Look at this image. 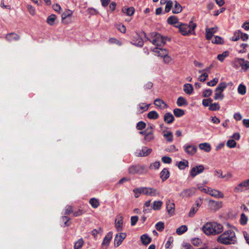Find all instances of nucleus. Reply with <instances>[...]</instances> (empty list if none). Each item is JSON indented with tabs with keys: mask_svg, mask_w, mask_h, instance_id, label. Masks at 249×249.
I'll list each match as a JSON object with an SVG mask.
<instances>
[{
	"mask_svg": "<svg viewBox=\"0 0 249 249\" xmlns=\"http://www.w3.org/2000/svg\"><path fill=\"white\" fill-rule=\"evenodd\" d=\"M149 105H146L144 103H141L139 105V107L140 108L139 111L142 113L143 111H146L149 108Z\"/></svg>",
	"mask_w": 249,
	"mask_h": 249,
	"instance_id": "54",
	"label": "nucleus"
},
{
	"mask_svg": "<svg viewBox=\"0 0 249 249\" xmlns=\"http://www.w3.org/2000/svg\"><path fill=\"white\" fill-rule=\"evenodd\" d=\"M162 205V202L161 201H155L151 207L154 210H159L160 209Z\"/></svg>",
	"mask_w": 249,
	"mask_h": 249,
	"instance_id": "32",
	"label": "nucleus"
},
{
	"mask_svg": "<svg viewBox=\"0 0 249 249\" xmlns=\"http://www.w3.org/2000/svg\"><path fill=\"white\" fill-rule=\"evenodd\" d=\"M192 244L195 246H198L201 243V240L198 238H195L191 240Z\"/></svg>",
	"mask_w": 249,
	"mask_h": 249,
	"instance_id": "60",
	"label": "nucleus"
},
{
	"mask_svg": "<svg viewBox=\"0 0 249 249\" xmlns=\"http://www.w3.org/2000/svg\"><path fill=\"white\" fill-rule=\"evenodd\" d=\"M207 194L215 197L223 198L224 197L222 192L215 189H212L208 187H207Z\"/></svg>",
	"mask_w": 249,
	"mask_h": 249,
	"instance_id": "12",
	"label": "nucleus"
},
{
	"mask_svg": "<svg viewBox=\"0 0 249 249\" xmlns=\"http://www.w3.org/2000/svg\"><path fill=\"white\" fill-rule=\"evenodd\" d=\"M56 17L55 15L52 14L47 18L46 22L49 25H53L54 24V21L56 19Z\"/></svg>",
	"mask_w": 249,
	"mask_h": 249,
	"instance_id": "37",
	"label": "nucleus"
},
{
	"mask_svg": "<svg viewBox=\"0 0 249 249\" xmlns=\"http://www.w3.org/2000/svg\"><path fill=\"white\" fill-rule=\"evenodd\" d=\"M238 92L241 95L245 94L246 93V86L242 84H240L238 88Z\"/></svg>",
	"mask_w": 249,
	"mask_h": 249,
	"instance_id": "48",
	"label": "nucleus"
},
{
	"mask_svg": "<svg viewBox=\"0 0 249 249\" xmlns=\"http://www.w3.org/2000/svg\"><path fill=\"white\" fill-rule=\"evenodd\" d=\"M227 85L225 82H221L218 85L217 87L214 90V100H222L224 98V95L223 93V92L227 88Z\"/></svg>",
	"mask_w": 249,
	"mask_h": 249,
	"instance_id": "4",
	"label": "nucleus"
},
{
	"mask_svg": "<svg viewBox=\"0 0 249 249\" xmlns=\"http://www.w3.org/2000/svg\"><path fill=\"white\" fill-rule=\"evenodd\" d=\"M196 27V24L194 23L192 20L190 21L188 24V28L189 30H188V36L190 35H196L195 29Z\"/></svg>",
	"mask_w": 249,
	"mask_h": 249,
	"instance_id": "20",
	"label": "nucleus"
},
{
	"mask_svg": "<svg viewBox=\"0 0 249 249\" xmlns=\"http://www.w3.org/2000/svg\"><path fill=\"white\" fill-rule=\"evenodd\" d=\"M208 206L211 211L216 212L222 207V203L221 201H216L211 200L209 202Z\"/></svg>",
	"mask_w": 249,
	"mask_h": 249,
	"instance_id": "7",
	"label": "nucleus"
},
{
	"mask_svg": "<svg viewBox=\"0 0 249 249\" xmlns=\"http://www.w3.org/2000/svg\"><path fill=\"white\" fill-rule=\"evenodd\" d=\"M6 39L9 41H17L19 39L20 36L15 33H11L7 34L5 36Z\"/></svg>",
	"mask_w": 249,
	"mask_h": 249,
	"instance_id": "22",
	"label": "nucleus"
},
{
	"mask_svg": "<svg viewBox=\"0 0 249 249\" xmlns=\"http://www.w3.org/2000/svg\"><path fill=\"white\" fill-rule=\"evenodd\" d=\"M174 115L177 117H180L185 114V111L180 108H175L173 110Z\"/></svg>",
	"mask_w": 249,
	"mask_h": 249,
	"instance_id": "35",
	"label": "nucleus"
},
{
	"mask_svg": "<svg viewBox=\"0 0 249 249\" xmlns=\"http://www.w3.org/2000/svg\"><path fill=\"white\" fill-rule=\"evenodd\" d=\"M248 217L244 213H242L240 216V223L242 225H245L248 221Z\"/></svg>",
	"mask_w": 249,
	"mask_h": 249,
	"instance_id": "49",
	"label": "nucleus"
},
{
	"mask_svg": "<svg viewBox=\"0 0 249 249\" xmlns=\"http://www.w3.org/2000/svg\"><path fill=\"white\" fill-rule=\"evenodd\" d=\"M159 50V51H155L156 52H157L158 53V55L160 56H161L162 57H163L164 56H166V55H168V51L166 49H159L158 48H155V50Z\"/></svg>",
	"mask_w": 249,
	"mask_h": 249,
	"instance_id": "31",
	"label": "nucleus"
},
{
	"mask_svg": "<svg viewBox=\"0 0 249 249\" xmlns=\"http://www.w3.org/2000/svg\"><path fill=\"white\" fill-rule=\"evenodd\" d=\"M237 61L241 67L242 69L245 71H246L249 69V61L245 60L244 58H237Z\"/></svg>",
	"mask_w": 249,
	"mask_h": 249,
	"instance_id": "17",
	"label": "nucleus"
},
{
	"mask_svg": "<svg viewBox=\"0 0 249 249\" xmlns=\"http://www.w3.org/2000/svg\"><path fill=\"white\" fill-rule=\"evenodd\" d=\"M212 90L209 89H205L202 93V97L205 98L209 97L212 94Z\"/></svg>",
	"mask_w": 249,
	"mask_h": 249,
	"instance_id": "57",
	"label": "nucleus"
},
{
	"mask_svg": "<svg viewBox=\"0 0 249 249\" xmlns=\"http://www.w3.org/2000/svg\"><path fill=\"white\" fill-rule=\"evenodd\" d=\"M155 228L159 231H162L165 228L164 223L163 222H158L155 225Z\"/></svg>",
	"mask_w": 249,
	"mask_h": 249,
	"instance_id": "47",
	"label": "nucleus"
},
{
	"mask_svg": "<svg viewBox=\"0 0 249 249\" xmlns=\"http://www.w3.org/2000/svg\"><path fill=\"white\" fill-rule=\"evenodd\" d=\"M72 11L70 9H66L61 15L62 20H64L67 18L71 17L72 15Z\"/></svg>",
	"mask_w": 249,
	"mask_h": 249,
	"instance_id": "33",
	"label": "nucleus"
},
{
	"mask_svg": "<svg viewBox=\"0 0 249 249\" xmlns=\"http://www.w3.org/2000/svg\"><path fill=\"white\" fill-rule=\"evenodd\" d=\"M169 171L167 168H164L160 173V178L162 181L166 180L169 177Z\"/></svg>",
	"mask_w": 249,
	"mask_h": 249,
	"instance_id": "26",
	"label": "nucleus"
},
{
	"mask_svg": "<svg viewBox=\"0 0 249 249\" xmlns=\"http://www.w3.org/2000/svg\"><path fill=\"white\" fill-rule=\"evenodd\" d=\"M186 100L182 97L180 96L178 98L177 104L178 107H182L186 104Z\"/></svg>",
	"mask_w": 249,
	"mask_h": 249,
	"instance_id": "53",
	"label": "nucleus"
},
{
	"mask_svg": "<svg viewBox=\"0 0 249 249\" xmlns=\"http://www.w3.org/2000/svg\"><path fill=\"white\" fill-rule=\"evenodd\" d=\"M146 127V124L143 121H140L137 124L136 128L138 130H142Z\"/></svg>",
	"mask_w": 249,
	"mask_h": 249,
	"instance_id": "56",
	"label": "nucleus"
},
{
	"mask_svg": "<svg viewBox=\"0 0 249 249\" xmlns=\"http://www.w3.org/2000/svg\"><path fill=\"white\" fill-rule=\"evenodd\" d=\"M217 241L226 245L235 244L237 242L235 233L231 230L226 231L218 237Z\"/></svg>",
	"mask_w": 249,
	"mask_h": 249,
	"instance_id": "2",
	"label": "nucleus"
},
{
	"mask_svg": "<svg viewBox=\"0 0 249 249\" xmlns=\"http://www.w3.org/2000/svg\"><path fill=\"white\" fill-rule=\"evenodd\" d=\"M160 162L159 161H155L150 164L149 168L151 169H157L160 167Z\"/></svg>",
	"mask_w": 249,
	"mask_h": 249,
	"instance_id": "64",
	"label": "nucleus"
},
{
	"mask_svg": "<svg viewBox=\"0 0 249 249\" xmlns=\"http://www.w3.org/2000/svg\"><path fill=\"white\" fill-rule=\"evenodd\" d=\"M63 221L64 222V225L63 227H69L71 225V222H70V218L67 216H63L61 217Z\"/></svg>",
	"mask_w": 249,
	"mask_h": 249,
	"instance_id": "51",
	"label": "nucleus"
},
{
	"mask_svg": "<svg viewBox=\"0 0 249 249\" xmlns=\"http://www.w3.org/2000/svg\"><path fill=\"white\" fill-rule=\"evenodd\" d=\"M108 41L112 44H116L118 46H121L123 44L121 41L115 38H110L109 39Z\"/></svg>",
	"mask_w": 249,
	"mask_h": 249,
	"instance_id": "59",
	"label": "nucleus"
},
{
	"mask_svg": "<svg viewBox=\"0 0 249 249\" xmlns=\"http://www.w3.org/2000/svg\"><path fill=\"white\" fill-rule=\"evenodd\" d=\"M166 209L169 215H170V216L173 215L175 212L174 203L170 200H168L166 202Z\"/></svg>",
	"mask_w": 249,
	"mask_h": 249,
	"instance_id": "13",
	"label": "nucleus"
},
{
	"mask_svg": "<svg viewBox=\"0 0 249 249\" xmlns=\"http://www.w3.org/2000/svg\"><path fill=\"white\" fill-rule=\"evenodd\" d=\"M141 241L143 245H147L151 242V238L147 234H143L141 236Z\"/></svg>",
	"mask_w": 249,
	"mask_h": 249,
	"instance_id": "27",
	"label": "nucleus"
},
{
	"mask_svg": "<svg viewBox=\"0 0 249 249\" xmlns=\"http://www.w3.org/2000/svg\"><path fill=\"white\" fill-rule=\"evenodd\" d=\"M148 169L146 165L136 164L130 166L128 169V172L131 175H143L147 173Z\"/></svg>",
	"mask_w": 249,
	"mask_h": 249,
	"instance_id": "3",
	"label": "nucleus"
},
{
	"mask_svg": "<svg viewBox=\"0 0 249 249\" xmlns=\"http://www.w3.org/2000/svg\"><path fill=\"white\" fill-rule=\"evenodd\" d=\"M174 241V238L172 236H170L168 238V240L165 244V248L166 249H171L172 244Z\"/></svg>",
	"mask_w": 249,
	"mask_h": 249,
	"instance_id": "46",
	"label": "nucleus"
},
{
	"mask_svg": "<svg viewBox=\"0 0 249 249\" xmlns=\"http://www.w3.org/2000/svg\"><path fill=\"white\" fill-rule=\"evenodd\" d=\"M213 222L206 223L202 227V230L207 235H214Z\"/></svg>",
	"mask_w": 249,
	"mask_h": 249,
	"instance_id": "9",
	"label": "nucleus"
},
{
	"mask_svg": "<svg viewBox=\"0 0 249 249\" xmlns=\"http://www.w3.org/2000/svg\"><path fill=\"white\" fill-rule=\"evenodd\" d=\"M241 33H242V32L239 30L234 32L233 36L231 37V40L233 41H238L240 39Z\"/></svg>",
	"mask_w": 249,
	"mask_h": 249,
	"instance_id": "50",
	"label": "nucleus"
},
{
	"mask_svg": "<svg viewBox=\"0 0 249 249\" xmlns=\"http://www.w3.org/2000/svg\"><path fill=\"white\" fill-rule=\"evenodd\" d=\"M126 236V234L124 232H121L117 234L115 236L114 241V247H119L121 244L123 240L125 238Z\"/></svg>",
	"mask_w": 249,
	"mask_h": 249,
	"instance_id": "8",
	"label": "nucleus"
},
{
	"mask_svg": "<svg viewBox=\"0 0 249 249\" xmlns=\"http://www.w3.org/2000/svg\"><path fill=\"white\" fill-rule=\"evenodd\" d=\"M202 204V199L201 197H199L196 201L195 204L191 207L189 213H188V216L190 217H194L198 210L199 208L201 206Z\"/></svg>",
	"mask_w": 249,
	"mask_h": 249,
	"instance_id": "6",
	"label": "nucleus"
},
{
	"mask_svg": "<svg viewBox=\"0 0 249 249\" xmlns=\"http://www.w3.org/2000/svg\"><path fill=\"white\" fill-rule=\"evenodd\" d=\"M182 10V7L177 1H176L174 7L172 10V12L174 14L179 13Z\"/></svg>",
	"mask_w": 249,
	"mask_h": 249,
	"instance_id": "36",
	"label": "nucleus"
},
{
	"mask_svg": "<svg viewBox=\"0 0 249 249\" xmlns=\"http://www.w3.org/2000/svg\"><path fill=\"white\" fill-rule=\"evenodd\" d=\"M178 167L180 170H183L187 167V163L184 161H180L178 163Z\"/></svg>",
	"mask_w": 249,
	"mask_h": 249,
	"instance_id": "62",
	"label": "nucleus"
},
{
	"mask_svg": "<svg viewBox=\"0 0 249 249\" xmlns=\"http://www.w3.org/2000/svg\"><path fill=\"white\" fill-rule=\"evenodd\" d=\"M197 150V147L195 145H188V154L193 155Z\"/></svg>",
	"mask_w": 249,
	"mask_h": 249,
	"instance_id": "42",
	"label": "nucleus"
},
{
	"mask_svg": "<svg viewBox=\"0 0 249 249\" xmlns=\"http://www.w3.org/2000/svg\"><path fill=\"white\" fill-rule=\"evenodd\" d=\"M112 235L113 233L112 231L108 232L103 239V242L102 243V245H106L107 247H108L112 238Z\"/></svg>",
	"mask_w": 249,
	"mask_h": 249,
	"instance_id": "18",
	"label": "nucleus"
},
{
	"mask_svg": "<svg viewBox=\"0 0 249 249\" xmlns=\"http://www.w3.org/2000/svg\"><path fill=\"white\" fill-rule=\"evenodd\" d=\"M199 147L201 150H203L206 152H209L211 150V145L206 142L199 144Z\"/></svg>",
	"mask_w": 249,
	"mask_h": 249,
	"instance_id": "29",
	"label": "nucleus"
},
{
	"mask_svg": "<svg viewBox=\"0 0 249 249\" xmlns=\"http://www.w3.org/2000/svg\"><path fill=\"white\" fill-rule=\"evenodd\" d=\"M154 105L160 108H164L167 107V105L161 99L158 98L155 100Z\"/></svg>",
	"mask_w": 249,
	"mask_h": 249,
	"instance_id": "25",
	"label": "nucleus"
},
{
	"mask_svg": "<svg viewBox=\"0 0 249 249\" xmlns=\"http://www.w3.org/2000/svg\"><path fill=\"white\" fill-rule=\"evenodd\" d=\"M204 170V167L202 165L196 166L192 168L190 171V175L193 178L195 177L197 174L202 173Z\"/></svg>",
	"mask_w": 249,
	"mask_h": 249,
	"instance_id": "11",
	"label": "nucleus"
},
{
	"mask_svg": "<svg viewBox=\"0 0 249 249\" xmlns=\"http://www.w3.org/2000/svg\"><path fill=\"white\" fill-rule=\"evenodd\" d=\"M236 144V142L233 139L229 140L227 142V146L229 148L235 147Z\"/></svg>",
	"mask_w": 249,
	"mask_h": 249,
	"instance_id": "55",
	"label": "nucleus"
},
{
	"mask_svg": "<svg viewBox=\"0 0 249 249\" xmlns=\"http://www.w3.org/2000/svg\"><path fill=\"white\" fill-rule=\"evenodd\" d=\"M220 105L218 103H214L210 104L209 109L211 111H216L220 109Z\"/></svg>",
	"mask_w": 249,
	"mask_h": 249,
	"instance_id": "44",
	"label": "nucleus"
},
{
	"mask_svg": "<svg viewBox=\"0 0 249 249\" xmlns=\"http://www.w3.org/2000/svg\"><path fill=\"white\" fill-rule=\"evenodd\" d=\"M244 188L246 189H249V179L245 180L238 184V185L235 187L234 191L236 193L242 192Z\"/></svg>",
	"mask_w": 249,
	"mask_h": 249,
	"instance_id": "10",
	"label": "nucleus"
},
{
	"mask_svg": "<svg viewBox=\"0 0 249 249\" xmlns=\"http://www.w3.org/2000/svg\"><path fill=\"white\" fill-rule=\"evenodd\" d=\"M214 40H213L212 42L216 44H223L224 43L223 39L219 36H215Z\"/></svg>",
	"mask_w": 249,
	"mask_h": 249,
	"instance_id": "45",
	"label": "nucleus"
},
{
	"mask_svg": "<svg viewBox=\"0 0 249 249\" xmlns=\"http://www.w3.org/2000/svg\"><path fill=\"white\" fill-rule=\"evenodd\" d=\"M164 121L167 124H172L175 120V118L170 112L166 113L164 115Z\"/></svg>",
	"mask_w": 249,
	"mask_h": 249,
	"instance_id": "21",
	"label": "nucleus"
},
{
	"mask_svg": "<svg viewBox=\"0 0 249 249\" xmlns=\"http://www.w3.org/2000/svg\"><path fill=\"white\" fill-rule=\"evenodd\" d=\"M214 229V235L218 234L221 233L223 231V226L216 222H213Z\"/></svg>",
	"mask_w": 249,
	"mask_h": 249,
	"instance_id": "19",
	"label": "nucleus"
},
{
	"mask_svg": "<svg viewBox=\"0 0 249 249\" xmlns=\"http://www.w3.org/2000/svg\"><path fill=\"white\" fill-rule=\"evenodd\" d=\"M167 22L168 24L174 25L178 23V18L175 16H170L167 18Z\"/></svg>",
	"mask_w": 249,
	"mask_h": 249,
	"instance_id": "30",
	"label": "nucleus"
},
{
	"mask_svg": "<svg viewBox=\"0 0 249 249\" xmlns=\"http://www.w3.org/2000/svg\"><path fill=\"white\" fill-rule=\"evenodd\" d=\"M163 136L167 141L170 142H172L173 136L172 133L171 131H167L166 133H164Z\"/></svg>",
	"mask_w": 249,
	"mask_h": 249,
	"instance_id": "52",
	"label": "nucleus"
},
{
	"mask_svg": "<svg viewBox=\"0 0 249 249\" xmlns=\"http://www.w3.org/2000/svg\"><path fill=\"white\" fill-rule=\"evenodd\" d=\"M229 54L230 52L228 51H226L221 54H219L217 56V58L220 61L223 62L225 58L228 57L229 55Z\"/></svg>",
	"mask_w": 249,
	"mask_h": 249,
	"instance_id": "34",
	"label": "nucleus"
},
{
	"mask_svg": "<svg viewBox=\"0 0 249 249\" xmlns=\"http://www.w3.org/2000/svg\"><path fill=\"white\" fill-rule=\"evenodd\" d=\"M218 79L217 78H213L212 80L208 82L207 85L208 86L213 87L218 82Z\"/></svg>",
	"mask_w": 249,
	"mask_h": 249,
	"instance_id": "61",
	"label": "nucleus"
},
{
	"mask_svg": "<svg viewBox=\"0 0 249 249\" xmlns=\"http://www.w3.org/2000/svg\"><path fill=\"white\" fill-rule=\"evenodd\" d=\"M144 41H145V38L141 31L139 33H137L136 36H133L131 43L136 46L142 47L143 45Z\"/></svg>",
	"mask_w": 249,
	"mask_h": 249,
	"instance_id": "5",
	"label": "nucleus"
},
{
	"mask_svg": "<svg viewBox=\"0 0 249 249\" xmlns=\"http://www.w3.org/2000/svg\"><path fill=\"white\" fill-rule=\"evenodd\" d=\"M123 224V218L122 216H120L118 219H116L115 221V227L118 231H121L122 230Z\"/></svg>",
	"mask_w": 249,
	"mask_h": 249,
	"instance_id": "23",
	"label": "nucleus"
},
{
	"mask_svg": "<svg viewBox=\"0 0 249 249\" xmlns=\"http://www.w3.org/2000/svg\"><path fill=\"white\" fill-rule=\"evenodd\" d=\"M90 204L93 208H97L99 205L98 199L95 198H91L89 201Z\"/></svg>",
	"mask_w": 249,
	"mask_h": 249,
	"instance_id": "40",
	"label": "nucleus"
},
{
	"mask_svg": "<svg viewBox=\"0 0 249 249\" xmlns=\"http://www.w3.org/2000/svg\"><path fill=\"white\" fill-rule=\"evenodd\" d=\"M159 117V114L156 111H150L147 114V117L150 119L156 120Z\"/></svg>",
	"mask_w": 249,
	"mask_h": 249,
	"instance_id": "38",
	"label": "nucleus"
},
{
	"mask_svg": "<svg viewBox=\"0 0 249 249\" xmlns=\"http://www.w3.org/2000/svg\"><path fill=\"white\" fill-rule=\"evenodd\" d=\"M131 225L134 226L136 225L138 221L139 217L138 216H132L131 217Z\"/></svg>",
	"mask_w": 249,
	"mask_h": 249,
	"instance_id": "63",
	"label": "nucleus"
},
{
	"mask_svg": "<svg viewBox=\"0 0 249 249\" xmlns=\"http://www.w3.org/2000/svg\"><path fill=\"white\" fill-rule=\"evenodd\" d=\"M142 33L143 35L145 41L149 40L153 45L158 46H161L165 44L166 40H170L167 37L163 36L157 32L151 33L148 36L144 31H142Z\"/></svg>",
	"mask_w": 249,
	"mask_h": 249,
	"instance_id": "1",
	"label": "nucleus"
},
{
	"mask_svg": "<svg viewBox=\"0 0 249 249\" xmlns=\"http://www.w3.org/2000/svg\"><path fill=\"white\" fill-rule=\"evenodd\" d=\"M145 195L151 196H155L160 195V192L156 189L153 188L146 187Z\"/></svg>",
	"mask_w": 249,
	"mask_h": 249,
	"instance_id": "16",
	"label": "nucleus"
},
{
	"mask_svg": "<svg viewBox=\"0 0 249 249\" xmlns=\"http://www.w3.org/2000/svg\"><path fill=\"white\" fill-rule=\"evenodd\" d=\"M172 7H173V2L171 0L168 1L165 5V12H166V13L169 12L171 10Z\"/></svg>",
	"mask_w": 249,
	"mask_h": 249,
	"instance_id": "58",
	"label": "nucleus"
},
{
	"mask_svg": "<svg viewBox=\"0 0 249 249\" xmlns=\"http://www.w3.org/2000/svg\"><path fill=\"white\" fill-rule=\"evenodd\" d=\"M84 241L83 239V238H80L78 240H77L74 244V249H81L83 244H84Z\"/></svg>",
	"mask_w": 249,
	"mask_h": 249,
	"instance_id": "43",
	"label": "nucleus"
},
{
	"mask_svg": "<svg viewBox=\"0 0 249 249\" xmlns=\"http://www.w3.org/2000/svg\"><path fill=\"white\" fill-rule=\"evenodd\" d=\"M154 139L153 131H147V133L144 137V139L146 142H150Z\"/></svg>",
	"mask_w": 249,
	"mask_h": 249,
	"instance_id": "39",
	"label": "nucleus"
},
{
	"mask_svg": "<svg viewBox=\"0 0 249 249\" xmlns=\"http://www.w3.org/2000/svg\"><path fill=\"white\" fill-rule=\"evenodd\" d=\"M187 231V226L186 225H182L176 230V233L178 235H181Z\"/></svg>",
	"mask_w": 249,
	"mask_h": 249,
	"instance_id": "41",
	"label": "nucleus"
},
{
	"mask_svg": "<svg viewBox=\"0 0 249 249\" xmlns=\"http://www.w3.org/2000/svg\"><path fill=\"white\" fill-rule=\"evenodd\" d=\"M151 152V149L143 147L142 150H137L136 154L137 156L145 157L149 155Z\"/></svg>",
	"mask_w": 249,
	"mask_h": 249,
	"instance_id": "14",
	"label": "nucleus"
},
{
	"mask_svg": "<svg viewBox=\"0 0 249 249\" xmlns=\"http://www.w3.org/2000/svg\"><path fill=\"white\" fill-rule=\"evenodd\" d=\"M175 27L178 28L179 32L183 36H187V27L186 24L180 23L177 25H175Z\"/></svg>",
	"mask_w": 249,
	"mask_h": 249,
	"instance_id": "24",
	"label": "nucleus"
},
{
	"mask_svg": "<svg viewBox=\"0 0 249 249\" xmlns=\"http://www.w3.org/2000/svg\"><path fill=\"white\" fill-rule=\"evenodd\" d=\"M122 12L126 14L128 16H132L135 12V8L133 7H123L122 8Z\"/></svg>",
	"mask_w": 249,
	"mask_h": 249,
	"instance_id": "28",
	"label": "nucleus"
},
{
	"mask_svg": "<svg viewBox=\"0 0 249 249\" xmlns=\"http://www.w3.org/2000/svg\"><path fill=\"white\" fill-rule=\"evenodd\" d=\"M217 27H213L210 28H206V36L205 37L207 40H210L213 34L217 31Z\"/></svg>",
	"mask_w": 249,
	"mask_h": 249,
	"instance_id": "15",
	"label": "nucleus"
}]
</instances>
